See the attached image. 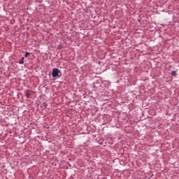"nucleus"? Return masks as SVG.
I'll return each mask as SVG.
<instances>
[{
  "label": "nucleus",
  "mask_w": 179,
  "mask_h": 179,
  "mask_svg": "<svg viewBox=\"0 0 179 179\" xmlns=\"http://www.w3.org/2000/svg\"><path fill=\"white\" fill-rule=\"evenodd\" d=\"M29 55H30V52H26L25 57H29Z\"/></svg>",
  "instance_id": "5"
},
{
  "label": "nucleus",
  "mask_w": 179,
  "mask_h": 179,
  "mask_svg": "<svg viewBox=\"0 0 179 179\" xmlns=\"http://www.w3.org/2000/svg\"><path fill=\"white\" fill-rule=\"evenodd\" d=\"M171 75H172V76H177V72H176V71H173L171 72Z\"/></svg>",
  "instance_id": "3"
},
{
  "label": "nucleus",
  "mask_w": 179,
  "mask_h": 179,
  "mask_svg": "<svg viewBox=\"0 0 179 179\" xmlns=\"http://www.w3.org/2000/svg\"><path fill=\"white\" fill-rule=\"evenodd\" d=\"M23 59H24V57H22V59L19 61V64H24V62L23 61Z\"/></svg>",
  "instance_id": "4"
},
{
  "label": "nucleus",
  "mask_w": 179,
  "mask_h": 179,
  "mask_svg": "<svg viewBox=\"0 0 179 179\" xmlns=\"http://www.w3.org/2000/svg\"><path fill=\"white\" fill-rule=\"evenodd\" d=\"M34 94V92L31 90H27L24 92V95H25V97H27V99H31Z\"/></svg>",
  "instance_id": "1"
},
{
  "label": "nucleus",
  "mask_w": 179,
  "mask_h": 179,
  "mask_svg": "<svg viewBox=\"0 0 179 179\" xmlns=\"http://www.w3.org/2000/svg\"><path fill=\"white\" fill-rule=\"evenodd\" d=\"M60 71L58 69H53L52 70V76L53 78H57V76H59Z\"/></svg>",
  "instance_id": "2"
}]
</instances>
